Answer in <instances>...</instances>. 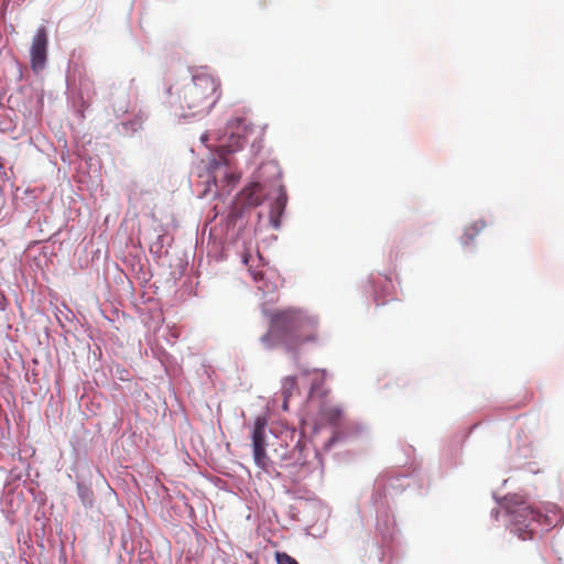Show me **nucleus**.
Listing matches in <instances>:
<instances>
[{"instance_id": "f257e3e1", "label": "nucleus", "mask_w": 564, "mask_h": 564, "mask_svg": "<svg viewBox=\"0 0 564 564\" xmlns=\"http://www.w3.org/2000/svg\"><path fill=\"white\" fill-rule=\"evenodd\" d=\"M273 337L279 338L285 350L293 354L297 360L303 346L319 341L318 322L300 308L278 310L271 314L270 328L261 336V341L267 347H272Z\"/></svg>"}, {"instance_id": "f03ea898", "label": "nucleus", "mask_w": 564, "mask_h": 564, "mask_svg": "<svg viewBox=\"0 0 564 564\" xmlns=\"http://www.w3.org/2000/svg\"><path fill=\"white\" fill-rule=\"evenodd\" d=\"M221 95L220 83L209 74H196L177 93L175 113L189 117L209 112Z\"/></svg>"}, {"instance_id": "7ed1b4c3", "label": "nucleus", "mask_w": 564, "mask_h": 564, "mask_svg": "<svg viewBox=\"0 0 564 564\" xmlns=\"http://www.w3.org/2000/svg\"><path fill=\"white\" fill-rule=\"evenodd\" d=\"M506 508L511 517V531L521 540L532 539L536 528L547 519L518 497L507 498Z\"/></svg>"}, {"instance_id": "20e7f679", "label": "nucleus", "mask_w": 564, "mask_h": 564, "mask_svg": "<svg viewBox=\"0 0 564 564\" xmlns=\"http://www.w3.org/2000/svg\"><path fill=\"white\" fill-rule=\"evenodd\" d=\"M254 131V127L246 117H236L227 124V133L220 140V147L226 148L227 152H235L242 148L248 137Z\"/></svg>"}, {"instance_id": "39448f33", "label": "nucleus", "mask_w": 564, "mask_h": 564, "mask_svg": "<svg viewBox=\"0 0 564 564\" xmlns=\"http://www.w3.org/2000/svg\"><path fill=\"white\" fill-rule=\"evenodd\" d=\"M267 419L263 416H258L254 421L253 430H252V447H253V459L257 466L267 470L270 459L265 452V427H267Z\"/></svg>"}, {"instance_id": "423d86ee", "label": "nucleus", "mask_w": 564, "mask_h": 564, "mask_svg": "<svg viewBox=\"0 0 564 564\" xmlns=\"http://www.w3.org/2000/svg\"><path fill=\"white\" fill-rule=\"evenodd\" d=\"M48 35L45 26H40L33 39L30 48L31 67L34 72L44 68L47 59Z\"/></svg>"}, {"instance_id": "0eeeda50", "label": "nucleus", "mask_w": 564, "mask_h": 564, "mask_svg": "<svg viewBox=\"0 0 564 564\" xmlns=\"http://www.w3.org/2000/svg\"><path fill=\"white\" fill-rule=\"evenodd\" d=\"M246 203L250 206H258L262 203V188L259 183H253L243 191Z\"/></svg>"}, {"instance_id": "6e6552de", "label": "nucleus", "mask_w": 564, "mask_h": 564, "mask_svg": "<svg viewBox=\"0 0 564 564\" xmlns=\"http://www.w3.org/2000/svg\"><path fill=\"white\" fill-rule=\"evenodd\" d=\"M297 391V381H296V377L294 376H289L286 378H284L283 382H282V394L284 397V403H283V408L286 410L288 409V401L289 399Z\"/></svg>"}, {"instance_id": "1a4fd4ad", "label": "nucleus", "mask_w": 564, "mask_h": 564, "mask_svg": "<svg viewBox=\"0 0 564 564\" xmlns=\"http://www.w3.org/2000/svg\"><path fill=\"white\" fill-rule=\"evenodd\" d=\"M485 228H486V223L484 219L475 220L471 225H469L465 229V232L462 236V242L469 243Z\"/></svg>"}, {"instance_id": "9d476101", "label": "nucleus", "mask_w": 564, "mask_h": 564, "mask_svg": "<svg viewBox=\"0 0 564 564\" xmlns=\"http://www.w3.org/2000/svg\"><path fill=\"white\" fill-rule=\"evenodd\" d=\"M77 492L82 500V502L86 507H93L94 505V491L90 487L84 485V484H77Z\"/></svg>"}, {"instance_id": "9b49d317", "label": "nucleus", "mask_w": 564, "mask_h": 564, "mask_svg": "<svg viewBox=\"0 0 564 564\" xmlns=\"http://www.w3.org/2000/svg\"><path fill=\"white\" fill-rule=\"evenodd\" d=\"M275 560L278 564H299L295 558L284 552H276Z\"/></svg>"}, {"instance_id": "f8f14e48", "label": "nucleus", "mask_w": 564, "mask_h": 564, "mask_svg": "<svg viewBox=\"0 0 564 564\" xmlns=\"http://www.w3.org/2000/svg\"><path fill=\"white\" fill-rule=\"evenodd\" d=\"M325 415L327 419H329L332 422L336 421L340 416V411L338 409H328L325 411Z\"/></svg>"}, {"instance_id": "ddd939ff", "label": "nucleus", "mask_w": 564, "mask_h": 564, "mask_svg": "<svg viewBox=\"0 0 564 564\" xmlns=\"http://www.w3.org/2000/svg\"><path fill=\"white\" fill-rule=\"evenodd\" d=\"M283 207H284V200L282 198H278L276 202L274 203V206H273L271 213L276 210L278 214H281Z\"/></svg>"}, {"instance_id": "4468645a", "label": "nucleus", "mask_w": 564, "mask_h": 564, "mask_svg": "<svg viewBox=\"0 0 564 564\" xmlns=\"http://www.w3.org/2000/svg\"><path fill=\"white\" fill-rule=\"evenodd\" d=\"M249 271H250V273H251V275H252V278H253V280L256 282H260V281L263 280V272L262 271H253V270H251V268L249 269Z\"/></svg>"}, {"instance_id": "2eb2a0df", "label": "nucleus", "mask_w": 564, "mask_h": 564, "mask_svg": "<svg viewBox=\"0 0 564 564\" xmlns=\"http://www.w3.org/2000/svg\"><path fill=\"white\" fill-rule=\"evenodd\" d=\"M208 139H209V134H208V133H204V134H202V137H200V141H202L204 144H206V143H207Z\"/></svg>"}, {"instance_id": "dca6fc26", "label": "nucleus", "mask_w": 564, "mask_h": 564, "mask_svg": "<svg viewBox=\"0 0 564 564\" xmlns=\"http://www.w3.org/2000/svg\"><path fill=\"white\" fill-rule=\"evenodd\" d=\"M258 288H259V290H261L262 292H270V291H271V289H270L268 285H259Z\"/></svg>"}, {"instance_id": "f3484780", "label": "nucleus", "mask_w": 564, "mask_h": 564, "mask_svg": "<svg viewBox=\"0 0 564 564\" xmlns=\"http://www.w3.org/2000/svg\"><path fill=\"white\" fill-rule=\"evenodd\" d=\"M271 220L273 221L274 227H278V226H279V221H278V220H273V217H272V216H271Z\"/></svg>"}, {"instance_id": "a211bd4d", "label": "nucleus", "mask_w": 564, "mask_h": 564, "mask_svg": "<svg viewBox=\"0 0 564 564\" xmlns=\"http://www.w3.org/2000/svg\"><path fill=\"white\" fill-rule=\"evenodd\" d=\"M243 261H245V263L247 264V263H248V261H249V257H248V256H245V257H243Z\"/></svg>"}]
</instances>
